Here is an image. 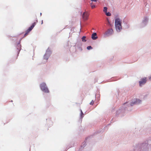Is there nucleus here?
<instances>
[{
    "instance_id": "obj_8",
    "label": "nucleus",
    "mask_w": 151,
    "mask_h": 151,
    "mask_svg": "<svg viewBox=\"0 0 151 151\" xmlns=\"http://www.w3.org/2000/svg\"><path fill=\"white\" fill-rule=\"evenodd\" d=\"M141 101L139 99H136V101L134 102V103H132L131 104V105L132 106V104H139L141 102Z\"/></svg>"
},
{
    "instance_id": "obj_3",
    "label": "nucleus",
    "mask_w": 151,
    "mask_h": 151,
    "mask_svg": "<svg viewBox=\"0 0 151 151\" xmlns=\"http://www.w3.org/2000/svg\"><path fill=\"white\" fill-rule=\"evenodd\" d=\"M41 90L43 91L46 93L49 92V91L46 86V84L45 83H42L40 85Z\"/></svg>"
},
{
    "instance_id": "obj_1",
    "label": "nucleus",
    "mask_w": 151,
    "mask_h": 151,
    "mask_svg": "<svg viewBox=\"0 0 151 151\" xmlns=\"http://www.w3.org/2000/svg\"><path fill=\"white\" fill-rule=\"evenodd\" d=\"M122 21L119 18H116L115 20V26L116 31L120 32L122 29Z\"/></svg>"
},
{
    "instance_id": "obj_12",
    "label": "nucleus",
    "mask_w": 151,
    "mask_h": 151,
    "mask_svg": "<svg viewBox=\"0 0 151 151\" xmlns=\"http://www.w3.org/2000/svg\"><path fill=\"white\" fill-rule=\"evenodd\" d=\"M48 59V57L46 55H45L44 56V59L46 60V61Z\"/></svg>"
},
{
    "instance_id": "obj_17",
    "label": "nucleus",
    "mask_w": 151,
    "mask_h": 151,
    "mask_svg": "<svg viewBox=\"0 0 151 151\" xmlns=\"http://www.w3.org/2000/svg\"><path fill=\"white\" fill-rule=\"evenodd\" d=\"M150 79H151V76L149 78Z\"/></svg>"
},
{
    "instance_id": "obj_9",
    "label": "nucleus",
    "mask_w": 151,
    "mask_h": 151,
    "mask_svg": "<svg viewBox=\"0 0 151 151\" xmlns=\"http://www.w3.org/2000/svg\"><path fill=\"white\" fill-rule=\"evenodd\" d=\"M81 111V114H80V118L81 119H82L83 117L84 114L83 113L81 109L80 110Z\"/></svg>"
},
{
    "instance_id": "obj_7",
    "label": "nucleus",
    "mask_w": 151,
    "mask_h": 151,
    "mask_svg": "<svg viewBox=\"0 0 151 151\" xmlns=\"http://www.w3.org/2000/svg\"><path fill=\"white\" fill-rule=\"evenodd\" d=\"M91 38L93 40H95L97 39V34L96 33H93L91 36Z\"/></svg>"
},
{
    "instance_id": "obj_6",
    "label": "nucleus",
    "mask_w": 151,
    "mask_h": 151,
    "mask_svg": "<svg viewBox=\"0 0 151 151\" xmlns=\"http://www.w3.org/2000/svg\"><path fill=\"white\" fill-rule=\"evenodd\" d=\"M146 78H145L139 81V85L140 86H141L142 85L145 84L146 82Z\"/></svg>"
},
{
    "instance_id": "obj_14",
    "label": "nucleus",
    "mask_w": 151,
    "mask_h": 151,
    "mask_svg": "<svg viewBox=\"0 0 151 151\" xmlns=\"http://www.w3.org/2000/svg\"><path fill=\"white\" fill-rule=\"evenodd\" d=\"M92 48L91 46H88L87 47V49L88 50H90Z\"/></svg>"
},
{
    "instance_id": "obj_10",
    "label": "nucleus",
    "mask_w": 151,
    "mask_h": 151,
    "mask_svg": "<svg viewBox=\"0 0 151 151\" xmlns=\"http://www.w3.org/2000/svg\"><path fill=\"white\" fill-rule=\"evenodd\" d=\"M107 8L106 7H104V8L103 11L105 13L107 11Z\"/></svg>"
},
{
    "instance_id": "obj_2",
    "label": "nucleus",
    "mask_w": 151,
    "mask_h": 151,
    "mask_svg": "<svg viewBox=\"0 0 151 151\" xmlns=\"http://www.w3.org/2000/svg\"><path fill=\"white\" fill-rule=\"evenodd\" d=\"M35 19H36V22L33 23L32 25L30 27H29L28 29L26 31V32L24 34V36H26L27 35L28 33L33 29L34 27L36 24V23L37 22V20L36 17L35 18Z\"/></svg>"
},
{
    "instance_id": "obj_16",
    "label": "nucleus",
    "mask_w": 151,
    "mask_h": 151,
    "mask_svg": "<svg viewBox=\"0 0 151 151\" xmlns=\"http://www.w3.org/2000/svg\"><path fill=\"white\" fill-rule=\"evenodd\" d=\"M94 101L93 100H92L91 101V102L90 103V104L92 105L94 104Z\"/></svg>"
},
{
    "instance_id": "obj_4",
    "label": "nucleus",
    "mask_w": 151,
    "mask_h": 151,
    "mask_svg": "<svg viewBox=\"0 0 151 151\" xmlns=\"http://www.w3.org/2000/svg\"><path fill=\"white\" fill-rule=\"evenodd\" d=\"M114 33L113 30L112 28L108 29L104 33V35L106 36H109L112 35Z\"/></svg>"
},
{
    "instance_id": "obj_11",
    "label": "nucleus",
    "mask_w": 151,
    "mask_h": 151,
    "mask_svg": "<svg viewBox=\"0 0 151 151\" xmlns=\"http://www.w3.org/2000/svg\"><path fill=\"white\" fill-rule=\"evenodd\" d=\"M86 38V37L85 36H83L82 37V41L83 42H86V40H85V38Z\"/></svg>"
},
{
    "instance_id": "obj_13",
    "label": "nucleus",
    "mask_w": 151,
    "mask_h": 151,
    "mask_svg": "<svg viewBox=\"0 0 151 151\" xmlns=\"http://www.w3.org/2000/svg\"><path fill=\"white\" fill-rule=\"evenodd\" d=\"M106 14L107 16H109L111 15V14L109 12H106Z\"/></svg>"
},
{
    "instance_id": "obj_5",
    "label": "nucleus",
    "mask_w": 151,
    "mask_h": 151,
    "mask_svg": "<svg viewBox=\"0 0 151 151\" xmlns=\"http://www.w3.org/2000/svg\"><path fill=\"white\" fill-rule=\"evenodd\" d=\"M89 14L87 12L83 13L82 15V18L84 20H87L88 19Z\"/></svg>"
},
{
    "instance_id": "obj_18",
    "label": "nucleus",
    "mask_w": 151,
    "mask_h": 151,
    "mask_svg": "<svg viewBox=\"0 0 151 151\" xmlns=\"http://www.w3.org/2000/svg\"><path fill=\"white\" fill-rule=\"evenodd\" d=\"M43 23V21H42V24Z\"/></svg>"
},
{
    "instance_id": "obj_15",
    "label": "nucleus",
    "mask_w": 151,
    "mask_h": 151,
    "mask_svg": "<svg viewBox=\"0 0 151 151\" xmlns=\"http://www.w3.org/2000/svg\"><path fill=\"white\" fill-rule=\"evenodd\" d=\"M91 4V7L92 8V9L94 8L95 7V6L94 5H93V4L92 5V4Z\"/></svg>"
}]
</instances>
